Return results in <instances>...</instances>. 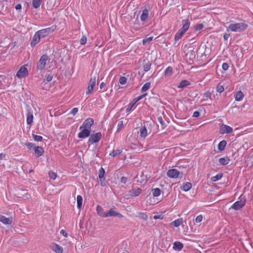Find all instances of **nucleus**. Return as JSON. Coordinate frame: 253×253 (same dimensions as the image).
Instances as JSON below:
<instances>
[{"instance_id": "obj_1", "label": "nucleus", "mask_w": 253, "mask_h": 253, "mask_svg": "<svg viewBox=\"0 0 253 253\" xmlns=\"http://www.w3.org/2000/svg\"><path fill=\"white\" fill-rule=\"evenodd\" d=\"M248 27V24L244 22L230 24L227 28V31L240 33L244 31Z\"/></svg>"}, {"instance_id": "obj_2", "label": "nucleus", "mask_w": 253, "mask_h": 253, "mask_svg": "<svg viewBox=\"0 0 253 253\" xmlns=\"http://www.w3.org/2000/svg\"><path fill=\"white\" fill-rule=\"evenodd\" d=\"M239 200L235 202L231 206V208L235 210H239L242 209L246 203L245 196L241 195L239 198Z\"/></svg>"}, {"instance_id": "obj_3", "label": "nucleus", "mask_w": 253, "mask_h": 253, "mask_svg": "<svg viewBox=\"0 0 253 253\" xmlns=\"http://www.w3.org/2000/svg\"><path fill=\"white\" fill-rule=\"evenodd\" d=\"M49 61V58L47 54L42 55L38 63H37V68L38 70H42L45 68V66L47 61Z\"/></svg>"}, {"instance_id": "obj_4", "label": "nucleus", "mask_w": 253, "mask_h": 253, "mask_svg": "<svg viewBox=\"0 0 253 253\" xmlns=\"http://www.w3.org/2000/svg\"><path fill=\"white\" fill-rule=\"evenodd\" d=\"M55 29L56 26H52L50 27H48L45 29H43L41 30H39L37 32L39 34V35L40 36V37L42 39L53 32L55 30Z\"/></svg>"}, {"instance_id": "obj_5", "label": "nucleus", "mask_w": 253, "mask_h": 253, "mask_svg": "<svg viewBox=\"0 0 253 253\" xmlns=\"http://www.w3.org/2000/svg\"><path fill=\"white\" fill-rule=\"evenodd\" d=\"M167 175L169 177L171 178H176L178 177L182 178L183 175L182 172H180L177 169H169L167 172Z\"/></svg>"}, {"instance_id": "obj_6", "label": "nucleus", "mask_w": 253, "mask_h": 253, "mask_svg": "<svg viewBox=\"0 0 253 253\" xmlns=\"http://www.w3.org/2000/svg\"><path fill=\"white\" fill-rule=\"evenodd\" d=\"M96 78H97L96 75H95L93 77H91L90 81H89V85L87 87V89L86 92V94H90L92 92L94 87L96 84Z\"/></svg>"}, {"instance_id": "obj_7", "label": "nucleus", "mask_w": 253, "mask_h": 253, "mask_svg": "<svg viewBox=\"0 0 253 253\" xmlns=\"http://www.w3.org/2000/svg\"><path fill=\"white\" fill-rule=\"evenodd\" d=\"M102 137V134L101 132H97L95 134L90 135V137L88 139V142L91 144L98 142Z\"/></svg>"}, {"instance_id": "obj_8", "label": "nucleus", "mask_w": 253, "mask_h": 253, "mask_svg": "<svg viewBox=\"0 0 253 253\" xmlns=\"http://www.w3.org/2000/svg\"><path fill=\"white\" fill-rule=\"evenodd\" d=\"M196 50L193 46H189L188 48L186 56L191 60H194L196 59Z\"/></svg>"}, {"instance_id": "obj_9", "label": "nucleus", "mask_w": 253, "mask_h": 253, "mask_svg": "<svg viewBox=\"0 0 253 253\" xmlns=\"http://www.w3.org/2000/svg\"><path fill=\"white\" fill-rule=\"evenodd\" d=\"M93 123L94 121L92 118H87L83 122L82 126L80 127V129L81 130L83 128L90 129V128L93 125Z\"/></svg>"}, {"instance_id": "obj_10", "label": "nucleus", "mask_w": 253, "mask_h": 253, "mask_svg": "<svg viewBox=\"0 0 253 253\" xmlns=\"http://www.w3.org/2000/svg\"><path fill=\"white\" fill-rule=\"evenodd\" d=\"M115 217L117 216L119 218H121L123 217V215L119 212H117L115 211L113 209H111L109 211L106 212V214L105 215V217Z\"/></svg>"}, {"instance_id": "obj_11", "label": "nucleus", "mask_w": 253, "mask_h": 253, "mask_svg": "<svg viewBox=\"0 0 253 253\" xmlns=\"http://www.w3.org/2000/svg\"><path fill=\"white\" fill-rule=\"evenodd\" d=\"M82 131L78 133L79 138H85L90 136V129L83 128Z\"/></svg>"}, {"instance_id": "obj_12", "label": "nucleus", "mask_w": 253, "mask_h": 253, "mask_svg": "<svg viewBox=\"0 0 253 253\" xmlns=\"http://www.w3.org/2000/svg\"><path fill=\"white\" fill-rule=\"evenodd\" d=\"M28 74L27 69L24 66H22L17 72L16 76L19 78H22L26 77Z\"/></svg>"}, {"instance_id": "obj_13", "label": "nucleus", "mask_w": 253, "mask_h": 253, "mask_svg": "<svg viewBox=\"0 0 253 253\" xmlns=\"http://www.w3.org/2000/svg\"><path fill=\"white\" fill-rule=\"evenodd\" d=\"M41 38L40 37V36L39 35V34L37 33V32H36V33L34 34L33 39L31 42V46L32 47H34L35 46V45L40 42Z\"/></svg>"}, {"instance_id": "obj_14", "label": "nucleus", "mask_w": 253, "mask_h": 253, "mask_svg": "<svg viewBox=\"0 0 253 253\" xmlns=\"http://www.w3.org/2000/svg\"><path fill=\"white\" fill-rule=\"evenodd\" d=\"M221 130V133L224 134V133H230L232 132L233 129L230 126L225 125H222L220 128Z\"/></svg>"}, {"instance_id": "obj_15", "label": "nucleus", "mask_w": 253, "mask_h": 253, "mask_svg": "<svg viewBox=\"0 0 253 253\" xmlns=\"http://www.w3.org/2000/svg\"><path fill=\"white\" fill-rule=\"evenodd\" d=\"M0 221L5 225H10L12 222V217H6L4 215H0Z\"/></svg>"}, {"instance_id": "obj_16", "label": "nucleus", "mask_w": 253, "mask_h": 253, "mask_svg": "<svg viewBox=\"0 0 253 253\" xmlns=\"http://www.w3.org/2000/svg\"><path fill=\"white\" fill-rule=\"evenodd\" d=\"M34 150L38 158L42 156L44 153V150L41 146H34Z\"/></svg>"}, {"instance_id": "obj_17", "label": "nucleus", "mask_w": 253, "mask_h": 253, "mask_svg": "<svg viewBox=\"0 0 253 253\" xmlns=\"http://www.w3.org/2000/svg\"><path fill=\"white\" fill-rule=\"evenodd\" d=\"M142 192V189L140 188L137 189H132L129 191V195L132 197H136L138 196Z\"/></svg>"}, {"instance_id": "obj_18", "label": "nucleus", "mask_w": 253, "mask_h": 253, "mask_svg": "<svg viewBox=\"0 0 253 253\" xmlns=\"http://www.w3.org/2000/svg\"><path fill=\"white\" fill-rule=\"evenodd\" d=\"M140 137L142 138H145L148 135L147 129L145 126H143L139 128Z\"/></svg>"}, {"instance_id": "obj_19", "label": "nucleus", "mask_w": 253, "mask_h": 253, "mask_svg": "<svg viewBox=\"0 0 253 253\" xmlns=\"http://www.w3.org/2000/svg\"><path fill=\"white\" fill-rule=\"evenodd\" d=\"M183 248V244L180 242L176 241L173 243V249L175 251H180Z\"/></svg>"}, {"instance_id": "obj_20", "label": "nucleus", "mask_w": 253, "mask_h": 253, "mask_svg": "<svg viewBox=\"0 0 253 253\" xmlns=\"http://www.w3.org/2000/svg\"><path fill=\"white\" fill-rule=\"evenodd\" d=\"M149 15V11L147 9L145 8L144 9L142 13L141 14L140 16V19L141 21L145 22L148 18Z\"/></svg>"}, {"instance_id": "obj_21", "label": "nucleus", "mask_w": 253, "mask_h": 253, "mask_svg": "<svg viewBox=\"0 0 253 253\" xmlns=\"http://www.w3.org/2000/svg\"><path fill=\"white\" fill-rule=\"evenodd\" d=\"M33 122V115L32 112L30 111L29 109L28 110V113L27 116V124L28 125H31Z\"/></svg>"}, {"instance_id": "obj_22", "label": "nucleus", "mask_w": 253, "mask_h": 253, "mask_svg": "<svg viewBox=\"0 0 253 253\" xmlns=\"http://www.w3.org/2000/svg\"><path fill=\"white\" fill-rule=\"evenodd\" d=\"M191 84H190V82L189 81H188V80H182L179 83V84L177 85V87L178 88H184V87H186L187 86L190 85Z\"/></svg>"}, {"instance_id": "obj_23", "label": "nucleus", "mask_w": 253, "mask_h": 253, "mask_svg": "<svg viewBox=\"0 0 253 253\" xmlns=\"http://www.w3.org/2000/svg\"><path fill=\"white\" fill-rule=\"evenodd\" d=\"M182 28H183V30L187 31L188 30V29H189L190 24L189 20L188 19L183 20L182 21Z\"/></svg>"}, {"instance_id": "obj_24", "label": "nucleus", "mask_w": 253, "mask_h": 253, "mask_svg": "<svg viewBox=\"0 0 253 253\" xmlns=\"http://www.w3.org/2000/svg\"><path fill=\"white\" fill-rule=\"evenodd\" d=\"M52 249L56 253H62L63 252L62 248L57 244H54L53 245Z\"/></svg>"}, {"instance_id": "obj_25", "label": "nucleus", "mask_w": 253, "mask_h": 253, "mask_svg": "<svg viewBox=\"0 0 253 253\" xmlns=\"http://www.w3.org/2000/svg\"><path fill=\"white\" fill-rule=\"evenodd\" d=\"M244 94L241 91H238L235 94V100L237 101H241L244 97Z\"/></svg>"}, {"instance_id": "obj_26", "label": "nucleus", "mask_w": 253, "mask_h": 253, "mask_svg": "<svg viewBox=\"0 0 253 253\" xmlns=\"http://www.w3.org/2000/svg\"><path fill=\"white\" fill-rule=\"evenodd\" d=\"M227 142L225 140L221 141L218 144V149L220 151H222L225 149Z\"/></svg>"}, {"instance_id": "obj_27", "label": "nucleus", "mask_w": 253, "mask_h": 253, "mask_svg": "<svg viewBox=\"0 0 253 253\" xmlns=\"http://www.w3.org/2000/svg\"><path fill=\"white\" fill-rule=\"evenodd\" d=\"M183 222L182 218H180L175 220L171 223V224L175 227L179 226Z\"/></svg>"}, {"instance_id": "obj_28", "label": "nucleus", "mask_w": 253, "mask_h": 253, "mask_svg": "<svg viewBox=\"0 0 253 253\" xmlns=\"http://www.w3.org/2000/svg\"><path fill=\"white\" fill-rule=\"evenodd\" d=\"M96 211L100 216L105 217L106 212L103 211V208L100 206L98 205L97 206Z\"/></svg>"}, {"instance_id": "obj_29", "label": "nucleus", "mask_w": 253, "mask_h": 253, "mask_svg": "<svg viewBox=\"0 0 253 253\" xmlns=\"http://www.w3.org/2000/svg\"><path fill=\"white\" fill-rule=\"evenodd\" d=\"M230 159L226 157L225 158H221L219 159V163L222 165H226L230 161Z\"/></svg>"}, {"instance_id": "obj_30", "label": "nucleus", "mask_w": 253, "mask_h": 253, "mask_svg": "<svg viewBox=\"0 0 253 253\" xmlns=\"http://www.w3.org/2000/svg\"><path fill=\"white\" fill-rule=\"evenodd\" d=\"M42 0H33V1H32L33 6L36 9L39 8L40 5H41Z\"/></svg>"}, {"instance_id": "obj_31", "label": "nucleus", "mask_w": 253, "mask_h": 253, "mask_svg": "<svg viewBox=\"0 0 253 253\" xmlns=\"http://www.w3.org/2000/svg\"><path fill=\"white\" fill-rule=\"evenodd\" d=\"M192 187V184L190 182H186L183 184L182 189L184 191H189Z\"/></svg>"}, {"instance_id": "obj_32", "label": "nucleus", "mask_w": 253, "mask_h": 253, "mask_svg": "<svg viewBox=\"0 0 253 253\" xmlns=\"http://www.w3.org/2000/svg\"><path fill=\"white\" fill-rule=\"evenodd\" d=\"M77 207L81 209L82 207L83 198L81 195H78L77 197Z\"/></svg>"}, {"instance_id": "obj_33", "label": "nucleus", "mask_w": 253, "mask_h": 253, "mask_svg": "<svg viewBox=\"0 0 253 253\" xmlns=\"http://www.w3.org/2000/svg\"><path fill=\"white\" fill-rule=\"evenodd\" d=\"M150 86L151 83L150 82H147L145 83L141 88V91L142 92H144L146 91L150 88Z\"/></svg>"}, {"instance_id": "obj_34", "label": "nucleus", "mask_w": 253, "mask_h": 253, "mask_svg": "<svg viewBox=\"0 0 253 253\" xmlns=\"http://www.w3.org/2000/svg\"><path fill=\"white\" fill-rule=\"evenodd\" d=\"M152 194L154 197H158L160 195L161 191L160 188H156L152 190Z\"/></svg>"}, {"instance_id": "obj_35", "label": "nucleus", "mask_w": 253, "mask_h": 253, "mask_svg": "<svg viewBox=\"0 0 253 253\" xmlns=\"http://www.w3.org/2000/svg\"><path fill=\"white\" fill-rule=\"evenodd\" d=\"M223 176L222 173H219L217 174L215 176H213L211 178V180L213 182H215L218 180H220Z\"/></svg>"}, {"instance_id": "obj_36", "label": "nucleus", "mask_w": 253, "mask_h": 253, "mask_svg": "<svg viewBox=\"0 0 253 253\" xmlns=\"http://www.w3.org/2000/svg\"><path fill=\"white\" fill-rule=\"evenodd\" d=\"M152 63L150 61H147L143 66V69L145 72H148L151 69Z\"/></svg>"}, {"instance_id": "obj_37", "label": "nucleus", "mask_w": 253, "mask_h": 253, "mask_svg": "<svg viewBox=\"0 0 253 253\" xmlns=\"http://www.w3.org/2000/svg\"><path fill=\"white\" fill-rule=\"evenodd\" d=\"M122 153V150L120 149L114 150L110 154V156L115 157L117 155L121 154Z\"/></svg>"}, {"instance_id": "obj_38", "label": "nucleus", "mask_w": 253, "mask_h": 253, "mask_svg": "<svg viewBox=\"0 0 253 253\" xmlns=\"http://www.w3.org/2000/svg\"><path fill=\"white\" fill-rule=\"evenodd\" d=\"M172 73V68L169 66L166 68L165 71V75L167 76H170Z\"/></svg>"}, {"instance_id": "obj_39", "label": "nucleus", "mask_w": 253, "mask_h": 253, "mask_svg": "<svg viewBox=\"0 0 253 253\" xmlns=\"http://www.w3.org/2000/svg\"><path fill=\"white\" fill-rule=\"evenodd\" d=\"M32 136L34 140L36 141H42L43 139V138L42 136L37 135L34 133H32Z\"/></svg>"}, {"instance_id": "obj_40", "label": "nucleus", "mask_w": 253, "mask_h": 253, "mask_svg": "<svg viewBox=\"0 0 253 253\" xmlns=\"http://www.w3.org/2000/svg\"><path fill=\"white\" fill-rule=\"evenodd\" d=\"M105 174V171L104 169L103 168H101L99 170V174L98 176L99 178H101L103 177H104Z\"/></svg>"}, {"instance_id": "obj_41", "label": "nucleus", "mask_w": 253, "mask_h": 253, "mask_svg": "<svg viewBox=\"0 0 253 253\" xmlns=\"http://www.w3.org/2000/svg\"><path fill=\"white\" fill-rule=\"evenodd\" d=\"M48 175H49L50 178L52 179L53 180L55 179L57 177L56 173H55L52 171H49L48 172Z\"/></svg>"}, {"instance_id": "obj_42", "label": "nucleus", "mask_w": 253, "mask_h": 253, "mask_svg": "<svg viewBox=\"0 0 253 253\" xmlns=\"http://www.w3.org/2000/svg\"><path fill=\"white\" fill-rule=\"evenodd\" d=\"M139 217L140 218L144 220H146L148 218L147 214L144 212H140L139 213Z\"/></svg>"}, {"instance_id": "obj_43", "label": "nucleus", "mask_w": 253, "mask_h": 253, "mask_svg": "<svg viewBox=\"0 0 253 253\" xmlns=\"http://www.w3.org/2000/svg\"><path fill=\"white\" fill-rule=\"evenodd\" d=\"M158 122L161 124V125L162 126V128H164L166 126V125L165 122L164 121V120L163 119V118L161 116L159 117L158 118Z\"/></svg>"}, {"instance_id": "obj_44", "label": "nucleus", "mask_w": 253, "mask_h": 253, "mask_svg": "<svg viewBox=\"0 0 253 253\" xmlns=\"http://www.w3.org/2000/svg\"><path fill=\"white\" fill-rule=\"evenodd\" d=\"M99 181L102 186H105L107 184V181L106 180L105 177L99 178Z\"/></svg>"}, {"instance_id": "obj_45", "label": "nucleus", "mask_w": 253, "mask_h": 253, "mask_svg": "<svg viewBox=\"0 0 253 253\" xmlns=\"http://www.w3.org/2000/svg\"><path fill=\"white\" fill-rule=\"evenodd\" d=\"M147 93H144L140 96H139V97L134 99L133 100V101L134 102V103L135 104L137 101H138L139 100L142 99V98H143L144 97H145L146 95H147Z\"/></svg>"}, {"instance_id": "obj_46", "label": "nucleus", "mask_w": 253, "mask_h": 253, "mask_svg": "<svg viewBox=\"0 0 253 253\" xmlns=\"http://www.w3.org/2000/svg\"><path fill=\"white\" fill-rule=\"evenodd\" d=\"M224 90V87L223 85H221L220 84H218L216 87V90L219 93L222 92Z\"/></svg>"}, {"instance_id": "obj_47", "label": "nucleus", "mask_w": 253, "mask_h": 253, "mask_svg": "<svg viewBox=\"0 0 253 253\" xmlns=\"http://www.w3.org/2000/svg\"><path fill=\"white\" fill-rule=\"evenodd\" d=\"M183 35V34L178 31L174 36V40L175 41L179 40Z\"/></svg>"}, {"instance_id": "obj_48", "label": "nucleus", "mask_w": 253, "mask_h": 253, "mask_svg": "<svg viewBox=\"0 0 253 253\" xmlns=\"http://www.w3.org/2000/svg\"><path fill=\"white\" fill-rule=\"evenodd\" d=\"M25 145L28 147V148L29 150H31L32 149H34V146H36L34 143H32L31 142H26Z\"/></svg>"}, {"instance_id": "obj_49", "label": "nucleus", "mask_w": 253, "mask_h": 253, "mask_svg": "<svg viewBox=\"0 0 253 253\" xmlns=\"http://www.w3.org/2000/svg\"><path fill=\"white\" fill-rule=\"evenodd\" d=\"M127 79L125 77H121L119 79V83L121 84H126Z\"/></svg>"}, {"instance_id": "obj_50", "label": "nucleus", "mask_w": 253, "mask_h": 253, "mask_svg": "<svg viewBox=\"0 0 253 253\" xmlns=\"http://www.w3.org/2000/svg\"><path fill=\"white\" fill-rule=\"evenodd\" d=\"M123 126L124 125L123 121H120L118 124L117 132H119L122 129Z\"/></svg>"}, {"instance_id": "obj_51", "label": "nucleus", "mask_w": 253, "mask_h": 253, "mask_svg": "<svg viewBox=\"0 0 253 253\" xmlns=\"http://www.w3.org/2000/svg\"><path fill=\"white\" fill-rule=\"evenodd\" d=\"M204 28L203 24H198L195 26V29L196 31H199L202 30Z\"/></svg>"}, {"instance_id": "obj_52", "label": "nucleus", "mask_w": 253, "mask_h": 253, "mask_svg": "<svg viewBox=\"0 0 253 253\" xmlns=\"http://www.w3.org/2000/svg\"><path fill=\"white\" fill-rule=\"evenodd\" d=\"M135 104L134 102H131V103H130L129 104H128V107L127 108V109H126V113H128L129 112H130L133 106H134V105Z\"/></svg>"}, {"instance_id": "obj_53", "label": "nucleus", "mask_w": 253, "mask_h": 253, "mask_svg": "<svg viewBox=\"0 0 253 253\" xmlns=\"http://www.w3.org/2000/svg\"><path fill=\"white\" fill-rule=\"evenodd\" d=\"M153 39L152 37H149L148 38L143 40L142 42L143 44H146L147 42H150Z\"/></svg>"}, {"instance_id": "obj_54", "label": "nucleus", "mask_w": 253, "mask_h": 253, "mask_svg": "<svg viewBox=\"0 0 253 253\" xmlns=\"http://www.w3.org/2000/svg\"><path fill=\"white\" fill-rule=\"evenodd\" d=\"M80 44L82 45L84 44L86 42V38L85 36H83L80 41Z\"/></svg>"}, {"instance_id": "obj_55", "label": "nucleus", "mask_w": 253, "mask_h": 253, "mask_svg": "<svg viewBox=\"0 0 253 253\" xmlns=\"http://www.w3.org/2000/svg\"><path fill=\"white\" fill-rule=\"evenodd\" d=\"M203 219V216L202 215H199L197 216L195 219V222L196 223H200L202 221Z\"/></svg>"}, {"instance_id": "obj_56", "label": "nucleus", "mask_w": 253, "mask_h": 253, "mask_svg": "<svg viewBox=\"0 0 253 253\" xmlns=\"http://www.w3.org/2000/svg\"><path fill=\"white\" fill-rule=\"evenodd\" d=\"M78 111V108H74L72 109L71 111L70 112V114H72L73 116H75L77 114V113Z\"/></svg>"}, {"instance_id": "obj_57", "label": "nucleus", "mask_w": 253, "mask_h": 253, "mask_svg": "<svg viewBox=\"0 0 253 253\" xmlns=\"http://www.w3.org/2000/svg\"><path fill=\"white\" fill-rule=\"evenodd\" d=\"M127 181V178L125 176H122L120 179V181L122 183L126 184Z\"/></svg>"}, {"instance_id": "obj_58", "label": "nucleus", "mask_w": 253, "mask_h": 253, "mask_svg": "<svg viewBox=\"0 0 253 253\" xmlns=\"http://www.w3.org/2000/svg\"><path fill=\"white\" fill-rule=\"evenodd\" d=\"M52 78H53V75L51 74H50L46 76V80L48 82H49L52 80Z\"/></svg>"}, {"instance_id": "obj_59", "label": "nucleus", "mask_w": 253, "mask_h": 253, "mask_svg": "<svg viewBox=\"0 0 253 253\" xmlns=\"http://www.w3.org/2000/svg\"><path fill=\"white\" fill-rule=\"evenodd\" d=\"M222 68L223 70L226 71L228 70V69L229 68V65L227 63H223V64L222 65Z\"/></svg>"}, {"instance_id": "obj_60", "label": "nucleus", "mask_w": 253, "mask_h": 253, "mask_svg": "<svg viewBox=\"0 0 253 253\" xmlns=\"http://www.w3.org/2000/svg\"><path fill=\"white\" fill-rule=\"evenodd\" d=\"M204 96L207 98H210L211 96V93L209 91H207L204 94Z\"/></svg>"}, {"instance_id": "obj_61", "label": "nucleus", "mask_w": 253, "mask_h": 253, "mask_svg": "<svg viewBox=\"0 0 253 253\" xmlns=\"http://www.w3.org/2000/svg\"><path fill=\"white\" fill-rule=\"evenodd\" d=\"M200 112L199 111H195L194 113H193V116L192 117H194V118H198V117H199L200 116Z\"/></svg>"}, {"instance_id": "obj_62", "label": "nucleus", "mask_w": 253, "mask_h": 253, "mask_svg": "<svg viewBox=\"0 0 253 253\" xmlns=\"http://www.w3.org/2000/svg\"><path fill=\"white\" fill-rule=\"evenodd\" d=\"M21 8H22V6H21V4H18L15 6L16 10L18 11L19 12H21Z\"/></svg>"}, {"instance_id": "obj_63", "label": "nucleus", "mask_w": 253, "mask_h": 253, "mask_svg": "<svg viewBox=\"0 0 253 253\" xmlns=\"http://www.w3.org/2000/svg\"><path fill=\"white\" fill-rule=\"evenodd\" d=\"M163 217L162 214H160V215H155L153 217V218L155 219H162Z\"/></svg>"}, {"instance_id": "obj_64", "label": "nucleus", "mask_w": 253, "mask_h": 253, "mask_svg": "<svg viewBox=\"0 0 253 253\" xmlns=\"http://www.w3.org/2000/svg\"><path fill=\"white\" fill-rule=\"evenodd\" d=\"M60 234L63 235L65 237H67V236H68V234L63 229H62L60 231Z\"/></svg>"}]
</instances>
